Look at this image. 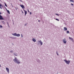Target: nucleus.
I'll use <instances>...</instances> for the list:
<instances>
[{"label":"nucleus","instance_id":"obj_6","mask_svg":"<svg viewBox=\"0 0 74 74\" xmlns=\"http://www.w3.org/2000/svg\"><path fill=\"white\" fill-rule=\"evenodd\" d=\"M0 20H4V18L1 15H0Z\"/></svg>","mask_w":74,"mask_h":74},{"label":"nucleus","instance_id":"obj_27","mask_svg":"<svg viewBox=\"0 0 74 74\" xmlns=\"http://www.w3.org/2000/svg\"><path fill=\"white\" fill-rule=\"evenodd\" d=\"M0 27H1V28H2V27H3V26H2V25H0Z\"/></svg>","mask_w":74,"mask_h":74},{"label":"nucleus","instance_id":"obj_37","mask_svg":"<svg viewBox=\"0 0 74 74\" xmlns=\"http://www.w3.org/2000/svg\"><path fill=\"white\" fill-rule=\"evenodd\" d=\"M23 10H24V11H25V12L26 11H25L24 9H23Z\"/></svg>","mask_w":74,"mask_h":74},{"label":"nucleus","instance_id":"obj_24","mask_svg":"<svg viewBox=\"0 0 74 74\" xmlns=\"http://www.w3.org/2000/svg\"><path fill=\"white\" fill-rule=\"evenodd\" d=\"M27 25V23H26L24 25L25 26H26Z\"/></svg>","mask_w":74,"mask_h":74},{"label":"nucleus","instance_id":"obj_38","mask_svg":"<svg viewBox=\"0 0 74 74\" xmlns=\"http://www.w3.org/2000/svg\"><path fill=\"white\" fill-rule=\"evenodd\" d=\"M1 67V65L0 64V67Z\"/></svg>","mask_w":74,"mask_h":74},{"label":"nucleus","instance_id":"obj_5","mask_svg":"<svg viewBox=\"0 0 74 74\" xmlns=\"http://www.w3.org/2000/svg\"><path fill=\"white\" fill-rule=\"evenodd\" d=\"M20 6L23 9H25V6L23 5H20Z\"/></svg>","mask_w":74,"mask_h":74},{"label":"nucleus","instance_id":"obj_8","mask_svg":"<svg viewBox=\"0 0 74 74\" xmlns=\"http://www.w3.org/2000/svg\"><path fill=\"white\" fill-rule=\"evenodd\" d=\"M6 69L7 71L8 72V73H9V69L8 68L6 67Z\"/></svg>","mask_w":74,"mask_h":74},{"label":"nucleus","instance_id":"obj_25","mask_svg":"<svg viewBox=\"0 0 74 74\" xmlns=\"http://www.w3.org/2000/svg\"><path fill=\"white\" fill-rule=\"evenodd\" d=\"M56 21H59V20L57 18H56Z\"/></svg>","mask_w":74,"mask_h":74},{"label":"nucleus","instance_id":"obj_42","mask_svg":"<svg viewBox=\"0 0 74 74\" xmlns=\"http://www.w3.org/2000/svg\"><path fill=\"white\" fill-rule=\"evenodd\" d=\"M17 9H18V8H17Z\"/></svg>","mask_w":74,"mask_h":74},{"label":"nucleus","instance_id":"obj_7","mask_svg":"<svg viewBox=\"0 0 74 74\" xmlns=\"http://www.w3.org/2000/svg\"><path fill=\"white\" fill-rule=\"evenodd\" d=\"M69 39L71 40V41H72V42H74V40H73V38L70 37H69Z\"/></svg>","mask_w":74,"mask_h":74},{"label":"nucleus","instance_id":"obj_39","mask_svg":"<svg viewBox=\"0 0 74 74\" xmlns=\"http://www.w3.org/2000/svg\"><path fill=\"white\" fill-rule=\"evenodd\" d=\"M38 45H39V43H38Z\"/></svg>","mask_w":74,"mask_h":74},{"label":"nucleus","instance_id":"obj_13","mask_svg":"<svg viewBox=\"0 0 74 74\" xmlns=\"http://www.w3.org/2000/svg\"><path fill=\"white\" fill-rule=\"evenodd\" d=\"M32 41H34V42H36V40L34 38H33L32 39Z\"/></svg>","mask_w":74,"mask_h":74},{"label":"nucleus","instance_id":"obj_28","mask_svg":"<svg viewBox=\"0 0 74 74\" xmlns=\"http://www.w3.org/2000/svg\"><path fill=\"white\" fill-rule=\"evenodd\" d=\"M21 37L22 38V37H23V35H22V34H21Z\"/></svg>","mask_w":74,"mask_h":74},{"label":"nucleus","instance_id":"obj_33","mask_svg":"<svg viewBox=\"0 0 74 74\" xmlns=\"http://www.w3.org/2000/svg\"><path fill=\"white\" fill-rule=\"evenodd\" d=\"M32 12H30V15H32Z\"/></svg>","mask_w":74,"mask_h":74},{"label":"nucleus","instance_id":"obj_20","mask_svg":"<svg viewBox=\"0 0 74 74\" xmlns=\"http://www.w3.org/2000/svg\"><path fill=\"white\" fill-rule=\"evenodd\" d=\"M70 1H71V2H72V3H74V1H73V0H70Z\"/></svg>","mask_w":74,"mask_h":74},{"label":"nucleus","instance_id":"obj_30","mask_svg":"<svg viewBox=\"0 0 74 74\" xmlns=\"http://www.w3.org/2000/svg\"><path fill=\"white\" fill-rule=\"evenodd\" d=\"M71 5H72L73 6L74 5V4H73V3H71Z\"/></svg>","mask_w":74,"mask_h":74},{"label":"nucleus","instance_id":"obj_12","mask_svg":"<svg viewBox=\"0 0 74 74\" xmlns=\"http://www.w3.org/2000/svg\"><path fill=\"white\" fill-rule=\"evenodd\" d=\"M64 30L65 31H67V28L66 27H64Z\"/></svg>","mask_w":74,"mask_h":74},{"label":"nucleus","instance_id":"obj_15","mask_svg":"<svg viewBox=\"0 0 74 74\" xmlns=\"http://www.w3.org/2000/svg\"><path fill=\"white\" fill-rule=\"evenodd\" d=\"M27 11H25V16H26V14H27Z\"/></svg>","mask_w":74,"mask_h":74},{"label":"nucleus","instance_id":"obj_41","mask_svg":"<svg viewBox=\"0 0 74 74\" xmlns=\"http://www.w3.org/2000/svg\"><path fill=\"white\" fill-rule=\"evenodd\" d=\"M8 26V27H10V26H9H9Z\"/></svg>","mask_w":74,"mask_h":74},{"label":"nucleus","instance_id":"obj_18","mask_svg":"<svg viewBox=\"0 0 74 74\" xmlns=\"http://www.w3.org/2000/svg\"><path fill=\"white\" fill-rule=\"evenodd\" d=\"M14 55L15 56H17V55H16V53H14Z\"/></svg>","mask_w":74,"mask_h":74},{"label":"nucleus","instance_id":"obj_22","mask_svg":"<svg viewBox=\"0 0 74 74\" xmlns=\"http://www.w3.org/2000/svg\"><path fill=\"white\" fill-rule=\"evenodd\" d=\"M10 52H11V53H13L14 52L12 50L10 51Z\"/></svg>","mask_w":74,"mask_h":74},{"label":"nucleus","instance_id":"obj_36","mask_svg":"<svg viewBox=\"0 0 74 74\" xmlns=\"http://www.w3.org/2000/svg\"><path fill=\"white\" fill-rule=\"evenodd\" d=\"M15 8H16V10H17V9H16V7H15Z\"/></svg>","mask_w":74,"mask_h":74},{"label":"nucleus","instance_id":"obj_34","mask_svg":"<svg viewBox=\"0 0 74 74\" xmlns=\"http://www.w3.org/2000/svg\"><path fill=\"white\" fill-rule=\"evenodd\" d=\"M38 22H40V20H39L38 21Z\"/></svg>","mask_w":74,"mask_h":74},{"label":"nucleus","instance_id":"obj_14","mask_svg":"<svg viewBox=\"0 0 74 74\" xmlns=\"http://www.w3.org/2000/svg\"><path fill=\"white\" fill-rule=\"evenodd\" d=\"M3 7V5H2L0 3V8H1V9H2V7Z\"/></svg>","mask_w":74,"mask_h":74},{"label":"nucleus","instance_id":"obj_21","mask_svg":"<svg viewBox=\"0 0 74 74\" xmlns=\"http://www.w3.org/2000/svg\"><path fill=\"white\" fill-rule=\"evenodd\" d=\"M4 3L5 4V6H6V7H7V5L6 3H5V2H4Z\"/></svg>","mask_w":74,"mask_h":74},{"label":"nucleus","instance_id":"obj_16","mask_svg":"<svg viewBox=\"0 0 74 74\" xmlns=\"http://www.w3.org/2000/svg\"><path fill=\"white\" fill-rule=\"evenodd\" d=\"M10 38H13V39H15V38H14V37H10Z\"/></svg>","mask_w":74,"mask_h":74},{"label":"nucleus","instance_id":"obj_40","mask_svg":"<svg viewBox=\"0 0 74 74\" xmlns=\"http://www.w3.org/2000/svg\"><path fill=\"white\" fill-rule=\"evenodd\" d=\"M20 1H21V0H19ZM22 2V1H21Z\"/></svg>","mask_w":74,"mask_h":74},{"label":"nucleus","instance_id":"obj_19","mask_svg":"<svg viewBox=\"0 0 74 74\" xmlns=\"http://www.w3.org/2000/svg\"><path fill=\"white\" fill-rule=\"evenodd\" d=\"M56 53L57 55H58V56H59V53L58 52V51H56Z\"/></svg>","mask_w":74,"mask_h":74},{"label":"nucleus","instance_id":"obj_31","mask_svg":"<svg viewBox=\"0 0 74 74\" xmlns=\"http://www.w3.org/2000/svg\"><path fill=\"white\" fill-rule=\"evenodd\" d=\"M21 11H22V13L23 14H24V12H23V11H22V10H21Z\"/></svg>","mask_w":74,"mask_h":74},{"label":"nucleus","instance_id":"obj_9","mask_svg":"<svg viewBox=\"0 0 74 74\" xmlns=\"http://www.w3.org/2000/svg\"><path fill=\"white\" fill-rule=\"evenodd\" d=\"M38 42H40V45H42V42L41 41V40H39Z\"/></svg>","mask_w":74,"mask_h":74},{"label":"nucleus","instance_id":"obj_10","mask_svg":"<svg viewBox=\"0 0 74 74\" xmlns=\"http://www.w3.org/2000/svg\"><path fill=\"white\" fill-rule=\"evenodd\" d=\"M5 8V9H6V11H7V12H8V14H10V11H9V10H7V9L6 8Z\"/></svg>","mask_w":74,"mask_h":74},{"label":"nucleus","instance_id":"obj_43","mask_svg":"<svg viewBox=\"0 0 74 74\" xmlns=\"http://www.w3.org/2000/svg\"><path fill=\"white\" fill-rule=\"evenodd\" d=\"M12 7H13V6L12 5Z\"/></svg>","mask_w":74,"mask_h":74},{"label":"nucleus","instance_id":"obj_3","mask_svg":"<svg viewBox=\"0 0 74 74\" xmlns=\"http://www.w3.org/2000/svg\"><path fill=\"white\" fill-rule=\"evenodd\" d=\"M12 35L14 36H16L17 37H19L20 36V34H17L16 33H14V34H12Z\"/></svg>","mask_w":74,"mask_h":74},{"label":"nucleus","instance_id":"obj_26","mask_svg":"<svg viewBox=\"0 0 74 74\" xmlns=\"http://www.w3.org/2000/svg\"><path fill=\"white\" fill-rule=\"evenodd\" d=\"M56 14V15H58V16H59V15L58 14Z\"/></svg>","mask_w":74,"mask_h":74},{"label":"nucleus","instance_id":"obj_11","mask_svg":"<svg viewBox=\"0 0 74 74\" xmlns=\"http://www.w3.org/2000/svg\"><path fill=\"white\" fill-rule=\"evenodd\" d=\"M36 61H37V62L39 63H40L41 62L40 60L38 59H37L36 60Z\"/></svg>","mask_w":74,"mask_h":74},{"label":"nucleus","instance_id":"obj_2","mask_svg":"<svg viewBox=\"0 0 74 74\" xmlns=\"http://www.w3.org/2000/svg\"><path fill=\"white\" fill-rule=\"evenodd\" d=\"M64 61L67 64L69 65L70 63V60H64Z\"/></svg>","mask_w":74,"mask_h":74},{"label":"nucleus","instance_id":"obj_32","mask_svg":"<svg viewBox=\"0 0 74 74\" xmlns=\"http://www.w3.org/2000/svg\"><path fill=\"white\" fill-rule=\"evenodd\" d=\"M27 11H28V12H30V11H29V10L28 9L27 10Z\"/></svg>","mask_w":74,"mask_h":74},{"label":"nucleus","instance_id":"obj_17","mask_svg":"<svg viewBox=\"0 0 74 74\" xmlns=\"http://www.w3.org/2000/svg\"><path fill=\"white\" fill-rule=\"evenodd\" d=\"M69 33H70V32H69V31H66V33H67V34H68Z\"/></svg>","mask_w":74,"mask_h":74},{"label":"nucleus","instance_id":"obj_29","mask_svg":"<svg viewBox=\"0 0 74 74\" xmlns=\"http://www.w3.org/2000/svg\"><path fill=\"white\" fill-rule=\"evenodd\" d=\"M7 23L8 24V26H9V24H8V22H7Z\"/></svg>","mask_w":74,"mask_h":74},{"label":"nucleus","instance_id":"obj_35","mask_svg":"<svg viewBox=\"0 0 74 74\" xmlns=\"http://www.w3.org/2000/svg\"><path fill=\"white\" fill-rule=\"evenodd\" d=\"M1 14V12H0V15Z\"/></svg>","mask_w":74,"mask_h":74},{"label":"nucleus","instance_id":"obj_1","mask_svg":"<svg viewBox=\"0 0 74 74\" xmlns=\"http://www.w3.org/2000/svg\"><path fill=\"white\" fill-rule=\"evenodd\" d=\"M13 60L15 63H17V64H20L21 63V62L16 57H15L14 59Z\"/></svg>","mask_w":74,"mask_h":74},{"label":"nucleus","instance_id":"obj_4","mask_svg":"<svg viewBox=\"0 0 74 74\" xmlns=\"http://www.w3.org/2000/svg\"><path fill=\"white\" fill-rule=\"evenodd\" d=\"M63 42L64 43V44H66V42H67V41L66 40V39L64 38V39L62 40Z\"/></svg>","mask_w":74,"mask_h":74},{"label":"nucleus","instance_id":"obj_23","mask_svg":"<svg viewBox=\"0 0 74 74\" xmlns=\"http://www.w3.org/2000/svg\"><path fill=\"white\" fill-rule=\"evenodd\" d=\"M1 22L3 23V24H5V22L4 21H1Z\"/></svg>","mask_w":74,"mask_h":74}]
</instances>
